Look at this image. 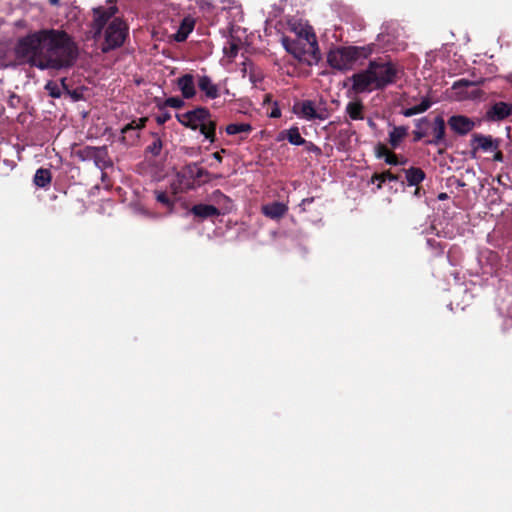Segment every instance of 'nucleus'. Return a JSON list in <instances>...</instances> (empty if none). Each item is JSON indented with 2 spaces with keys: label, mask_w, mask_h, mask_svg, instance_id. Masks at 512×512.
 Returning <instances> with one entry per match:
<instances>
[{
  "label": "nucleus",
  "mask_w": 512,
  "mask_h": 512,
  "mask_svg": "<svg viewBox=\"0 0 512 512\" xmlns=\"http://www.w3.org/2000/svg\"><path fill=\"white\" fill-rule=\"evenodd\" d=\"M117 12V8L113 7H97L93 9V21L91 23V31L93 33V38L98 40L103 32V29L106 28L109 22L115 18L114 15Z\"/></svg>",
  "instance_id": "6e6552de"
},
{
  "label": "nucleus",
  "mask_w": 512,
  "mask_h": 512,
  "mask_svg": "<svg viewBox=\"0 0 512 512\" xmlns=\"http://www.w3.org/2000/svg\"><path fill=\"white\" fill-rule=\"evenodd\" d=\"M373 66L372 73L375 80V89L382 90L397 80L398 69L392 62L370 61Z\"/></svg>",
  "instance_id": "423d86ee"
},
{
  "label": "nucleus",
  "mask_w": 512,
  "mask_h": 512,
  "mask_svg": "<svg viewBox=\"0 0 512 512\" xmlns=\"http://www.w3.org/2000/svg\"><path fill=\"white\" fill-rule=\"evenodd\" d=\"M93 161L102 171L113 166L106 146L98 147Z\"/></svg>",
  "instance_id": "5701e85b"
},
{
  "label": "nucleus",
  "mask_w": 512,
  "mask_h": 512,
  "mask_svg": "<svg viewBox=\"0 0 512 512\" xmlns=\"http://www.w3.org/2000/svg\"><path fill=\"white\" fill-rule=\"evenodd\" d=\"M287 211L288 207L281 202H273L262 206V213L271 219H280Z\"/></svg>",
  "instance_id": "aec40b11"
},
{
  "label": "nucleus",
  "mask_w": 512,
  "mask_h": 512,
  "mask_svg": "<svg viewBox=\"0 0 512 512\" xmlns=\"http://www.w3.org/2000/svg\"><path fill=\"white\" fill-rule=\"evenodd\" d=\"M450 129L457 135L464 136L475 128V122L464 115H453L448 119Z\"/></svg>",
  "instance_id": "2eb2a0df"
},
{
  "label": "nucleus",
  "mask_w": 512,
  "mask_h": 512,
  "mask_svg": "<svg viewBox=\"0 0 512 512\" xmlns=\"http://www.w3.org/2000/svg\"><path fill=\"white\" fill-rule=\"evenodd\" d=\"M170 119H171V113L166 110L162 111V113L157 115L155 118L158 125H163Z\"/></svg>",
  "instance_id": "a19ab883"
},
{
  "label": "nucleus",
  "mask_w": 512,
  "mask_h": 512,
  "mask_svg": "<svg viewBox=\"0 0 512 512\" xmlns=\"http://www.w3.org/2000/svg\"><path fill=\"white\" fill-rule=\"evenodd\" d=\"M238 50H239L238 45L236 43L231 42L229 44V47L224 49V52L229 57H236Z\"/></svg>",
  "instance_id": "79ce46f5"
},
{
  "label": "nucleus",
  "mask_w": 512,
  "mask_h": 512,
  "mask_svg": "<svg viewBox=\"0 0 512 512\" xmlns=\"http://www.w3.org/2000/svg\"><path fill=\"white\" fill-rule=\"evenodd\" d=\"M345 112L351 120H363L365 106L360 99H355L347 103Z\"/></svg>",
  "instance_id": "4be33fe9"
},
{
  "label": "nucleus",
  "mask_w": 512,
  "mask_h": 512,
  "mask_svg": "<svg viewBox=\"0 0 512 512\" xmlns=\"http://www.w3.org/2000/svg\"><path fill=\"white\" fill-rule=\"evenodd\" d=\"M430 128L432 129V138L427 139L425 144L434 146H447L446 139V123L442 116H436L433 122H430Z\"/></svg>",
  "instance_id": "ddd939ff"
},
{
  "label": "nucleus",
  "mask_w": 512,
  "mask_h": 512,
  "mask_svg": "<svg viewBox=\"0 0 512 512\" xmlns=\"http://www.w3.org/2000/svg\"><path fill=\"white\" fill-rule=\"evenodd\" d=\"M15 61L1 60L2 67L29 64L41 70H60L73 66L77 47L63 30L42 29L20 37L15 46Z\"/></svg>",
  "instance_id": "f257e3e1"
},
{
  "label": "nucleus",
  "mask_w": 512,
  "mask_h": 512,
  "mask_svg": "<svg viewBox=\"0 0 512 512\" xmlns=\"http://www.w3.org/2000/svg\"><path fill=\"white\" fill-rule=\"evenodd\" d=\"M409 186H418L426 177L425 172L419 167L403 169Z\"/></svg>",
  "instance_id": "b1692460"
},
{
  "label": "nucleus",
  "mask_w": 512,
  "mask_h": 512,
  "mask_svg": "<svg viewBox=\"0 0 512 512\" xmlns=\"http://www.w3.org/2000/svg\"><path fill=\"white\" fill-rule=\"evenodd\" d=\"M221 153H226V149H221V151H219V152H214V153H213V155H212V156H213V158H214L216 161H218L219 163H221V162H222V160H223V158H222V156H221Z\"/></svg>",
  "instance_id": "09e8293b"
},
{
  "label": "nucleus",
  "mask_w": 512,
  "mask_h": 512,
  "mask_svg": "<svg viewBox=\"0 0 512 512\" xmlns=\"http://www.w3.org/2000/svg\"><path fill=\"white\" fill-rule=\"evenodd\" d=\"M415 131H427L430 128V121L427 117H422L420 119L415 120Z\"/></svg>",
  "instance_id": "e433bc0d"
},
{
  "label": "nucleus",
  "mask_w": 512,
  "mask_h": 512,
  "mask_svg": "<svg viewBox=\"0 0 512 512\" xmlns=\"http://www.w3.org/2000/svg\"><path fill=\"white\" fill-rule=\"evenodd\" d=\"M197 85L208 99H216L220 95L218 85L214 84L207 75L199 76Z\"/></svg>",
  "instance_id": "f3484780"
},
{
  "label": "nucleus",
  "mask_w": 512,
  "mask_h": 512,
  "mask_svg": "<svg viewBox=\"0 0 512 512\" xmlns=\"http://www.w3.org/2000/svg\"><path fill=\"white\" fill-rule=\"evenodd\" d=\"M416 189L414 191V195L420 197L421 196V188L418 186H415Z\"/></svg>",
  "instance_id": "603ef678"
},
{
  "label": "nucleus",
  "mask_w": 512,
  "mask_h": 512,
  "mask_svg": "<svg viewBox=\"0 0 512 512\" xmlns=\"http://www.w3.org/2000/svg\"><path fill=\"white\" fill-rule=\"evenodd\" d=\"M154 103H155L156 108L160 111H164L168 107V105L164 104V99H161V98L156 97L154 99Z\"/></svg>",
  "instance_id": "49530a36"
},
{
  "label": "nucleus",
  "mask_w": 512,
  "mask_h": 512,
  "mask_svg": "<svg viewBox=\"0 0 512 512\" xmlns=\"http://www.w3.org/2000/svg\"><path fill=\"white\" fill-rule=\"evenodd\" d=\"M98 147L86 146L77 152V156L82 160H94Z\"/></svg>",
  "instance_id": "72a5a7b5"
},
{
  "label": "nucleus",
  "mask_w": 512,
  "mask_h": 512,
  "mask_svg": "<svg viewBox=\"0 0 512 512\" xmlns=\"http://www.w3.org/2000/svg\"><path fill=\"white\" fill-rule=\"evenodd\" d=\"M20 103H21V98L17 94L11 93L7 100L8 106L16 109L20 106Z\"/></svg>",
  "instance_id": "58836bf2"
},
{
  "label": "nucleus",
  "mask_w": 512,
  "mask_h": 512,
  "mask_svg": "<svg viewBox=\"0 0 512 512\" xmlns=\"http://www.w3.org/2000/svg\"><path fill=\"white\" fill-rule=\"evenodd\" d=\"M367 124L370 128L372 129H375L376 128V123L371 119V118H368L367 120Z\"/></svg>",
  "instance_id": "3c124183"
},
{
  "label": "nucleus",
  "mask_w": 512,
  "mask_h": 512,
  "mask_svg": "<svg viewBox=\"0 0 512 512\" xmlns=\"http://www.w3.org/2000/svg\"><path fill=\"white\" fill-rule=\"evenodd\" d=\"M190 213L200 219L213 218L220 215V211L217 207L210 204H196L190 209Z\"/></svg>",
  "instance_id": "a211bd4d"
},
{
  "label": "nucleus",
  "mask_w": 512,
  "mask_h": 512,
  "mask_svg": "<svg viewBox=\"0 0 512 512\" xmlns=\"http://www.w3.org/2000/svg\"><path fill=\"white\" fill-rule=\"evenodd\" d=\"M147 121H148L147 117H141L138 120H133L130 123L126 124L121 129V133L123 134L122 141L126 142V137H127L126 135L130 134L131 132H135V135H130L132 140L139 138L138 131H140L141 129H143L146 126Z\"/></svg>",
  "instance_id": "6ab92c4d"
},
{
  "label": "nucleus",
  "mask_w": 512,
  "mask_h": 512,
  "mask_svg": "<svg viewBox=\"0 0 512 512\" xmlns=\"http://www.w3.org/2000/svg\"><path fill=\"white\" fill-rule=\"evenodd\" d=\"M164 104L174 109H180L185 105L184 99L178 96L164 99Z\"/></svg>",
  "instance_id": "f704fd0d"
},
{
  "label": "nucleus",
  "mask_w": 512,
  "mask_h": 512,
  "mask_svg": "<svg viewBox=\"0 0 512 512\" xmlns=\"http://www.w3.org/2000/svg\"><path fill=\"white\" fill-rule=\"evenodd\" d=\"M512 115V104L508 102H495L492 104L485 113V118L488 121L498 122L502 121Z\"/></svg>",
  "instance_id": "4468645a"
},
{
  "label": "nucleus",
  "mask_w": 512,
  "mask_h": 512,
  "mask_svg": "<svg viewBox=\"0 0 512 512\" xmlns=\"http://www.w3.org/2000/svg\"><path fill=\"white\" fill-rule=\"evenodd\" d=\"M306 144H307V146H306L307 151L314 152L317 154L321 153V149L318 146H316L315 144H313L312 142H309Z\"/></svg>",
  "instance_id": "de8ad7c7"
},
{
  "label": "nucleus",
  "mask_w": 512,
  "mask_h": 512,
  "mask_svg": "<svg viewBox=\"0 0 512 512\" xmlns=\"http://www.w3.org/2000/svg\"><path fill=\"white\" fill-rule=\"evenodd\" d=\"M194 25H195V23H194L193 19L184 18L182 20L177 32L174 35V39L177 42H184L187 39V37L189 36V34L193 31Z\"/></svg>",
  "instance_id": "393cba45"
},
{
  "label": "nucleus",
  "mask_w": 512,
  "mask_h": 512,
  "mask_svg": "<svg viewBox=\"0 0 512 512\" xmlns=\"http://www.w3.org/2000/svg\"><path fill=\"white\" fill-rule=\"evenodd\" d=\"M269 116L271 118H280L281 117V110H280L277 102H274V105L269 113Z\"/></svg>",
  "instance_id": "37998d69"
},
{
  "label": "nucleus",
  "mask_w": 512,
  "mask_h": 512,
  "mask_svg": "<svg viewBox=\"0 0 512 512\" xmlns=\"http://www.w3.org/2000/svg\"><path fill=\"white\" fill-rule=\"evenodd\" d=\"M446 198H447V194H446V193H441V194L439 195V199H440V200H444V199H446Z\"/></svg>",
  "instance_id": "5fc2aeb1"
},
{
  "label": "nucleus",
  "mask_w": 512,
  "mask_h": 512,
  "mask_svg": "<svg viewBox=\"0 0 512 512\" xmlns=\"http://www.w3.org/2000/svg\"><path fill=\"white\" fill-rule=\"evenodd\" d=\"M52 181V173L47 168H39L33 178L34 184L39 188H47Z\"/></svg>",
  "instance_id": "bb28decb"
},
{
  "label": "nucleus",
  "mask_w": 512,
  "mask_h": 512,
  "mask_svg": "<svg viewBox=\"0 0 512 512\" xmlns=\"http://www.w3.org/2000/svg\"><path fill=\"white\" fill-rule=\"evenodd\" d=\"M385 162L389 165H401L405 161H399L398 156L394 152H390L385 158Z\"/></svg>",
  "instance_id": "ea45409f"
},
{
  "label": "nucleus",
  "mask_w": 512,
  "mask_h": 512,
  "mask_svg": "<svg viewBox=\"0 0 512 512\" xmlns=\"http://www.w3.org/2000/svg\"><path fill=\"white\" fill-rule=\"evenodd\" d=\"M216 127V121L212 120L210 117L208 120L202 122L198 130L205 137V139L209 140L210 143H214L216 141Z\"/></svg>",
  "instance_id": "a878e982"
},
{
  "label": "nucleus",
  "mask_w": 512,
  "mask_h": 512,
  "mask_svg": "<svg viewBox=\"0 0 512 512\" xmlns=\"http://www.w3.org/2000/svg\"><path fill=\"white\" fill-rule=\"evenodd\" d=\"M129 32V27L121 18H113L104 32V43L102 44V52L107 53L111 50L121 47Z\"/></svg>",
  "instance_id": "20e7f679"
},
{
  "label": "nucleus",
  "mask_w": 512,
  "mask_h": 512,
  "mask_svg": "<svg viewBox=\"0 0 512 512\" xmlns=\"http://www.w3.org/2000/svg\"><path fill=\"white\" fill-rule=\"evenodd\" d=\"M362 50L363 48L356 46L338 47L329 51L327 62L334 69L340 71L349 70L361 57Z\"/></svg>",
  "instance_id": "39448f33"
},
{
  "label": "nucleus",
  "mask_w": 512,
  "mask_h": 512,
  "mask_svg": "<svg viewBox=\"0 0 512 512\" xmlns=\"http://www.w3.org/2000/svg\"><path fill=\"white\" fill-rule=\"evenodd\" d=\"M281 42L285 50L300 63L312 66L321 59L317 38L311 28L302 29L296 39L283 36Z\"/></svg>",
  "instance_id": "f03ea898"
},
{
  "label": "nucleus",
  "mask_w": 512,
  "mask_h": 512,
  "mask_svg": "<svg viewBox=\"0 0 512 512\" xmlns=\"http://www.w3.org/2000/svg\"><path fill=\"white\" fill-rule=\"evenodd\" d=\"M399 180H400V175L393 174L390 170L384 171L382 173H374L371 177L372 183L378 182L377 183L378 189H381L383 184L386 181L397 182Z\"/></svg>",
  "instance_id": "c85d7f7f"
},
{
  "label": "nucleus",
  "mask_w": 512,
  "mask_h": 512,
  "mask_svg": "<svg viewBox=\"0 0 512 512\" xmlns=\"http://www.w3.org/2000/svg\"><path fill=\"white\" fill-rule=\"evenodd\" d=\"M314 201V197L305 198L301 201L300 206L302 207L303 211L305 210V207L309 204H311Z\"/></svg>",
  "instance_id": "8fccbe9b"
},
{
  "label": "nucleus",
  "mask_w": 512,
  "mask_h": 512,
  "mask_svg": "<svg viewBox=\"0 0 512 512\" xmlns=\"http://www.w3.org/2000/svg\"><path fill=\"white\" fill-rule=\"evenodd\" d=\"M252 126L249 123H231L226 126L225 131L228 135H236L240 133H250Z\"/></svg>",
  "instance_id": "2f4dec72"
},
{
  "label": "nucleus",
  "mask_w": 512,
  "mask_h": 512,
  "mask_svg": "<svg viewBox=\"0 0 512 512\" xmlns=\"http://www.w3.org/2000/svg\"><path fill=\"white\" fill-rule=\"evenodd\" d=\"M485 79L469 81L466 79H459L454 82L452 88L457 91L461 99H477L480 98L483 92L477 87L484 83Z\"/></svg>",
  "instance_id": "9d476101"
},
{
  "label": "nucleus",
  "mask_w": 512,
  "mask_h": 512,
  "mask_svg": "<svg viewBox=\"0 0 512 512\" xmlns=\"http://www.w3.org/2000/svg\"><path fill=\"white\" fill-rule=\"evenodd\" d=\"M293 111L301 118L306 119L308 121L312 120H325L327 115L324 112H318L315 108L314 102L311 100H304L301 102H297L293 106Z\"/></svg>",
  "instance_id": "f8f14e48"
},
{
  "label": "nucleus",
  "mask_w": 512,
  "mask_h": 512,
  "mask_svg": "<svg viewBox=\"0 0 512 512\" xmlns=\"http://www.w3.org/2000/svg\"><path fill=\"white\" fill-rule=\"evenodd\" d=\"M497 180H498L499 183H502L501 177H498Z\"/></svg>",
  "instance_id": "13d9d810"
},
{
  "label": "nucleus",
  "mask_w": 512,
  "mask_h": 512,
  "mask_svg": "<svg viewBox=\"0 0 512 512\" xmlns=\"http://www.w3.org/2000/svg\"><path fill=\"white\" fill-rule=\"evenodd\" d=\"M175 117L181 125L196 131L203 121L208 120V118L211 117V113L208 108L198 106L193 110L184 113H177Z\"/></svg>",
  "instance_id": "0eeeda50"
},
{
  "label": "nucleus",
  "mask_w": 512,
  "mask_h": 512,
  "mask_svg": "<svg viewBox=\"0 0 512 512\" xmlns=\"http://www.w3.org/2000/svg\"><path fill=\"white\" fill-rule=\"evenodd\" d=\"M176 178L180 188L183 190L194 189L211 180L210 173L196 162L184 165L176 173Z\"/></svg>",
  "instance_id": "7ed1b4c3"
},
{
  "label": "nucleus",
  "mask_w": 512,
  "mask_h": 512,
  "mask_svg": "<svg viewBox=\"0 0 512 512\" xmlns=\"http://www.w3.org/2000/svg\"><path fill=\"white\" fill-rule=\"evenodd\" d=\"M431 105H432V102L430 101V99L424 98L420 104L410 107V108H407V109H404L402 111V114L405 117H411L413 115L420 114V113L427 111L431 107Z\"/></svg>",
  "instance_id": "7c9ffc66"
},
{
  "label": "nucleus",
  "mask_w": 512,
  "mask_h": 512,
  "mask_svg": "<svg viewBox=\"0 0 512 512\" xmlns=\"http://www.w3.org/2000/svg\"><path fill=\"white\" fill-rule=\"evenodd\" d=\"M408 134V127L406 126H395L392 131L389 132V143L392 148H397L402 140Z\"/></svg>",
  "instance_id": "cd10ccee"
},
{
  "label": "nucleus",
  "mask_w": 512,
  "mask_h": 512,
  "mask_svg": "<svg viewBox=\"0 0 512 512\" xmlns=\"http://www.w3.org/2000/svg\"><path fill=\"white\" fill-rule=\"evenodd\" d=\"M270 98H271V95H266V96H265V101H269V100H270Z\"/></svg>",
  "instance_id": "6e6d98bb"
},
{
  "label": "nucleus",
  "mask_w": 512,
  "mask_h": 512,
  "mask_svg": "<svg viewBox=\"0 0 512 512\" xmlns=\"http://www.w3.org/2000/svg\"><path fill=\"white\" fill-rule=\"evenodd\" d=\"M492 160L495 161V162H503L504 161V154L500 150V148H497V150L493 151Z\"/></svg>",
  "instance_id": "a18cd8bd"
},
{
  "label": "nucleus",
  "mask_w": 512,
  "mask_h": 512,
  "mask_svg": "<svg viewBox=\"0 0 512 512\" xmlns=\"http://www.w3.org/2000/svg\"><path fill=\"white\" fill-rule=\"evenodd\" d=\"M428 136L427 131H413V142H419L423 138Z\"/></svg>",
  "instance_id": "c03bdc74"
},
{
  "label": "nucleus",
  "mask_w": 512,
  "mask_h": 512,
  "mask_svg": "<svg viewBox=\"0 0 512 512\" xmlns=\"http://www.w3.org/2000/svg\"><path fill=\"white\" fill-rule=\"evenodd\" d=\"M151 136L153 137L152 142L145 148L146 154H151L153 157H157L160 155L163 148V141L158 133L151 132Z\"/></svg>",
  "instance_id": "c756f323"
},
{
  "label": "nucleus",
  "mask_w": 512,
  "mask_h": 512,
  "mask_svg": "<svg viewBox=\"0 0 512 512\" xmlns=\"http://www.w3.org/2000/svg\"><path fill=\"white\" fill-rule=\"evenodd\" d=\"M502 140L500 138H494L491 135H484L481 133H474L470 140V146L472 148V154L475 156L477 151L493 152L500 148Z\"/></svg>",
  "instance_id": "9b49d317"
},
{
  "label": "nucleus",
  "mask_w": 512,
  "mask_h": 512,
  "mask_svg": "<svg viewBox=\"0 0 512 512\" xmlns=\"http://www.w3.org/2000/svg\"><path fill=\"white\" fill-rule=\"evenodd\" d=\"M45 89L48 91L49 95L53 98H59L61 96V91L58 85L52 81H49Z\"/></svg>",
  "instance_id": "c9c22d12"
},
{
  "label": "nucleus",
  "mask_w": 512,
  "mask_h": 512,
  "mask_svg": "<svg viewBox=\"0 0 512 512\" xmlns=\"http://www.w3.org/2000/svg\"><path fill=\"white\" fill-rule=\"evenodd\" d=\"M154 193L157 202L161 203L168 209H172L174 207V201L169 197L167 192L156 190Z\"/></svg>",
  "instance_id": "473e14b6"
},
{
  "label": "nucleus",
  "mask_w": 512,
  "mask_h": 512,
  "mask_svg": "<svg viewBox=\"0 0 512 512\" xmlns=\"http://www.w3.org/2000/svg\"><path fill=\"white\" fill-rule=\"evenodd\" d=\"M176 85L181 92L183 99H191L196 95L195 77L191 73H186L177 78Z\"/></svg>",
  "instance_id": "dca6fc26"
},
{
  "label": "nucleus",
  "mask_w": 512,
  "mask_h": 512,
  "mask_svg": "<svg viewBox=\"0 0 512 512\" xmlns=\"http://www.w3.org/2000/svg\"><path fill=\"white\" fill-rule=\"evenodd\" d=\"M106 176H107V175H106V173H105V172H103V173H102V180H104Z\"/></svg>",
  "instance_id": "4d7b16f0"
},
{
  "label": "nucleus",
  "mask_w": 512,
  "mask_h": 512,
  "mask_svg": "<svg viewBox=\"0 0 512 512\" xmlns=\"http://www.w3.org/2000/svg\"><path fill=\"white\" fill-rule=\"evenodd\" d=\"M59 2H60V0H49V3H50L51 5H53V6L58 5V4H59Z\"/></svg>",
  "instance_id": "864d4df0"
},
{
  "label": "nucleus",
  "mask_w": 512,
  "mask_h": 512,
  "mask_svg": "<svg viewBox=\"0 0 512 512\" xmlns=\"http://www.w3.org/2000/svg\"><path fill=\"white\" fill-rule=\"evenodd\" d=\"M283 139H287L290 144L296 146L305 145L307 143V141L301 136L297 126H293L288 130L280 132L277 140L281 141Z\"/></svg>",
  "instance_id": "412c9836"
},
{
  "label": "nucleus",
  "mask_w": 512,
  "mask_h": 512,
  "mask_svg": "<svg viewBox=\"0 0 512 512\" xmlns=\"http://www.w3.org/2000/svg\"><path fill=\"white\" fill-rule=\"evenodd\" d=\"M375 150H376V156L378 158H386L387 155L391 152L387 146L383 143H378L375 147Z\"/></svg>",
  "instance_id": "4c0bfd02"
},
{
  "label": "nucleus",
  "mask_w": 512,
  "mask_h": 512,
  "mask_svg": "<svg viewBox=\"0 0 512 512\" xmlns=\"http://www.w3.org/2000/svg\"><path fill=\"white\" fill-rule=\"evenodd\" d=\"M373 66H369L358 73H354L349 80L352 82V90L356 94L371 92L375 89V80L372 73Z\"/></svg>",
  "instance_id": "1a4fd4ad"
}]
</instances>
